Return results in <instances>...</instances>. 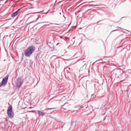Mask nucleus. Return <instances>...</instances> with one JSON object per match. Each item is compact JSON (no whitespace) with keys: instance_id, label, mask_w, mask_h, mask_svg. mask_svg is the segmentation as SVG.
Segmentation results:
<instances>
[{"instance_id":"nucleus-1","label":"nucleus","mask_w":131,"mask_h":131,"mask_svg":"<svg viewBox=\"0 0 131 131\" xmlns=\"http://www.w3.org/2000/svg\"><path fill=\"white\" fill-rule=\"evenodd\" d=\"M12 108V106L10 105L7 111L8 117L11 119L14 116V114Z\"/></svg>"},{"instance_id":"nucleus-2","label":"nucleus","mask_w":131,"mask_h":131,"mask_svg":"<svg viewBox=\"0 0 131 131\" xmlns=\"http://www.w3.org/2000/svg\"><path fill=\"white\" fill-rule=\"evenodd\" d=\"M8 75H6L3 79L1 83H0V88L1 86H4L7 84L8 78Z\"/></svg>"},{"instance_id":"nucleus-3","label":"nucleus","mask_w":131,"mask_h":131,"mask_svg":"<svg viewBox=\"0 0 131 131\" xmlns=\"http://www.w3.org/2000/svg\"><path fill=\"white\" fill-rule=\"evenodd\" d=\"M8 75H6L3 79L1 83H0V88L1 86H4L7 84L8 78Z\"/></svg>"},{"instance_id":"nucleus-4","label":"nucleus","mask_w":131,"mask_h":131,"mask_svg":"<svg viewBox=\"0 0 131 131\" xmlns=\"http://www.w3.org/2000/svg\"><path fill=\"white\" fill-rule=\"evenodd\" d=\"M15 83L17 88V89H18L21 86L23 83V81L22 80H21L20 79H19V78H18L15 81Z\"/></svg>"},{"instance_id":"nucleus-5","label":"nucleus","mask_w":131,"mask_h":131,"mask_svg":"<svg viewBox=\"0 0 131 131\" xmlns=\"http://www.w3.org/2000/svg\"><path fill=\"white\" fill-rule=\"evenodd\" d=\"M34 50H26L24 52L25 55L26 57H29L33 52Z\"/></svg>"},{"instance_id":"nucleus-6","label":"nucleus","mask_w":131,"mask_h":131,"mask_svg":"<svg viewBox=\"0 0 131 131\" xmlns=\"http://www.w3.org/2000/svg\"><path fill=\"white\" fill-rule=\"evenodd\" d=\"M70 107V105L68 103H66L63 105L61 106V108L64 110H69V108Z\"/></svg>"},{"instance_id":"nucleus-7","label":"nucleus","mask_w":131,"mask_h":131,"mask_svg":"<svg viewBox=\"0 0 131 131\" xmlns=\"http://www.w3.org/2000/svg\"><path fill=\"white\" fill-rule=\"evenodd\" d=\"M21 9H18L17 11L13 13L12 15L11 16L13 17H14L17 15H19L20 13V10Z\"/></svg>"},{"instance_id":"nucleus-8","label":"nucleus","mask_w":131,"mask_h":131,"mask_svg":"<svg viewBox=\"0 0 131 131\" xmlns=\"http://www.w3.org/2000/svg\"><path fill=\"white\" fill-rule=\"evenodd\" d=\"M37 112H38L39 115L40 116H43L45 115V112L41 111L39 110H37Z\"/></svg>"},{"instance_id":"nucleus-9","label":"nucleus","mask_w":131,"mask_h":131,"mask_svg":"<svg viewBox=\"0 0 131 131\" xmlns=\"http://www.w3.org/2000/svg\"><path fill=\"white\" fill-rule=\"evenodd\" d=\"M35 48L33 46H31L28 47L27 49H34Z\"/></svg>"},{"instance_id":"nucleus-10","label":"nucleus","mask_w":131,"mask_h":131,"mask_svg":"<svg viewBox=\"0 0 131 131\" xmlns=\"http://www.w3.org/2000/svg\"><path fill=\"white\" fill-rule=\"evenodd\" d=\"M48 48H53V46H52V47H51L50 46V45H48Z\"/></svg>"},{"instance_id":"nucleus-11","label":"nucleus","mask_w":131,"mask_h":131,"mask_svg":"<svg viewBox=\"0 0 131 131\" xmlns=\"http://www.w3.org/2000/svg\"><path fill=\"white\" fill-rule=\"evenodd\" d=\"M28 112H36V111H29Z\"/></svg>"},{"instance_id":"nucleus-12","label":"nucleus","mask_w":131,"mask_h":131,"mask_svg":"<svg viewBox=\"0 0 131 131\" xmlns=\"http://www.w3.org/2000/svg\"><path fill=\"white\" fill-rule=\"evenodd\" d=\"M53 108H48L47 109H45V110H47L53 109Z\"/></svg>"},{"instance_id":"nucleus-13","label":"nucleus","mask_w":131,"mask_h":131,"mask_svg":"<svg viewBox=\"0 0 131 131\" xmlns=\"http://www.w3.org/2000/svg\"><path fill=\"white\" fill-rule=\"evenodd\" d=\"M38 16V15H37V16H32V17H37ZM32 17V16H31V17ZM31 17H29V18H30Z\"/></svg>"},{"instance_id":"nucleus-14","label":"nucleus","mask_w":131,"mask_h":131,"mask_svg":"<svg viewBox=\"0 0 131 131\" xmlns=\"http://www.w3.org/2000/svg\"><path fill=\"white\" fill-rule=\"evenodd\" d=\"M39 18V17H38L37 18V19L36 20V21Z\"/></svg>"},{"instance_id":"nucleus-15","label":"nucleus","mask_w":131,"mask_h":131,"mask_svg":"<svg viewBox=\"0 0 131 131\" xmlns=\"http://www.w3.org/2000/svg\"><path fill=\"white\" fill-rule=\"evenodd\" d=\"M39 13V12L34 13H32V14H36V13Z\"/></svg>"},{"instance_id":"nucleus-16","label":"nucleus","mask_w":131,"mask_h":131,"mask_svg":"<svg viewBox=\"0 0 131 131\" xmlns=\"http://www.w3.org/2000/svg\"><path fill=\"white\" fill-rule=\"evenodd\" d=\"M37 111H36V112H34L35 113H37Z\"/></svg>"},{"instance_id":"nucleus-17","label":"nucleus","mask_w":131,"mask_h":131,"mask_svg":"<svg viewBox=\"0 0 131 131\" xmlns=\"http://www.w3.org/2000/svg\"><path fill=\"white\" fill-rule=\"evenodd\" d=\"M47 22H42L41 23H47Z\"/></svg>"},{"instance_id":"nucleus-18","label":"nucleus","mask_w":131,"mask_h":131,"mask_svg":"<svg viewBox=\"0 0 131 131\" xmlns=\"http://www.w3.org/2000/svg\"><path fill=\"white\" fill-rule=\"evenodd\" d=\"M126 47H125V48H124L123 49H126Z\"/></svg>"},{"instance_id":"nucleus-19","label":"nucleus","mask_w":131,"mask_h":131,"mask_svg":"<svg viewBox=\"0 0 131 131\" xmlns=\"http://www.w3.org/2000/svg\"><path fill=\"white\" fill-rule=\"evenodd\" d=\"M31 14V13H30L28 14V15H29V14Z\"/></svg>"},{"instance_id":"nucleus-20","label":"nucleus","mask_w":131,"mask_h":131,"mask_svg":"<svg viewBox=\"0 0 131 131\" xmlns=\"http://www.w3.org/2000/svg\"><path fill=\"white\" fill-rule=\"evenodd\" d=\"M95 131H98V130H96Z\"/></svg>"},{"instance_id":"nucleus-21","label":"nucleus","mask_w":131,"mask_h":131,"mask_svg":"<svg viewBox=\"0 0 131 131\" xmlns=\"http://www.w3.org/2000/svg\"><path fill=\"white\" fill-rule=\"evenodd\" d=\"M36 43H37V44H38V43H37L36 42Z\"/></svg>"},{"instance_id":"nucleus-22","label":"nucleus","mask_w":131,"mask_h":131,"mask_svg":"<svg viewBox=\"0 0 131 131\" xmlns=\"http://www.w3.org/2000/svg\"><path fill=\"white\" fill-rule=\"evenodd\" d=\"M115 31V30H113V31Z\"/></svg>"},{"instance_id":"nucleus-23","label":"nucleus","mask_w":131,"mask_h":131,"mask_svg":"<svg viewBox=\"0 0 131 131\" xmlns=\"http://www.w3.org/2000/svg\"><path fill=\"white\" fill-rule=\"evenodd\" d=\"M5 51H6V49H5Z\"/></svg>"},{"instance_id":"nucleus-24","label":"nucleus","mask_w":131,"mask_h":131,"mask_svg":"<svg viewBox=\"0 0 131 131\" xmlns=\"http://www.w3.org/2000/svg\"><path fill=\"white\" fill-rule=\"evenodd\" d=\"M1 1H3V0H1Z\"/></svg>"}]
</instances>
